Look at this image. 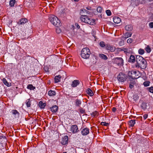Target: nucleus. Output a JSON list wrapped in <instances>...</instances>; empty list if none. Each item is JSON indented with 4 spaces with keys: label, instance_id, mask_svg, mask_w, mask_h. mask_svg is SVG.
Masks as SVG:
<instances>
[{
    "label": "nucleus",
    "instance_id": "f257e3e1",
    "mask_svg": "<svg viewBox=\"0 0 153 153\" xmlns=\"http://www.w3.org/2000/svg\"><path fill=\"white\" fill-rule=\"evenodd\" d=\"M137 67H140L142 69H145L147 66L146 61L140 56H137L136 57Z\"/></svg>",
    "mask_w": 153,
    "mask_h": 153
},
{
    "label": "nucleus",
    "instance_id": "f03ea898",
    "mask_svg": "<svg viewBox=\"0 0 153 153\" xmlns=\"http://www.w3.org/2000/svg\"><path fill=\"white\" fill-rule=\"evenodd\" d=\"M49 19L52 24L56 27H58L61 26V24L60 21L57 17L55 16H50L49 17Z\"/></svg>",
    "mask_w": 153,
    "mask_h": 153
},
{
    "label": "nucleus",
    "instance_id": "7ed1b4c3",
    "mask_svg": "<svg viewBox=\"0 0 153 153\" xmlns=\"http://www.w3.org/2000/svg\"><path fill=\"white\" fill-rule=\"evenodd\" d=\"M90 50L88 48H85L82 49L81 53V56L84 59L89 58L90 55Z\"/></svg>",
    "mask_w": 153,
    "mask_h": 153
},
{
    "label": "nucleus",
    "instance_id": "20e7f679",
    "mask_svg": "<svg viewBox=\"0 0 153 153\" xmlns=\"http://www.w3.org/2000/svg\"><path fill=\"white\" fill-rule=\"evenodd\" d=\"M128 75L132 79H136L138 78L140 76V72L138 71H129L128 73Z\"/></svg>",
    "mask_w": 153,
    "mask_h": 153
},
{
    "label": "nucleus",
    "instance_id": "39448f33",
    "mask_svg": "<svg viewBox=\"0 0 153 153\" xmlns=\"http://www.w3.org/2000/svg\"><path fill=\"white\" fill-rule=\"evenodd\" d=\"M80 19L83 22L91 25H93L95 22L94 20L89 18L88 16H81Z\"/></svg>",
    "mask_w": 153,
    "mask_h": 153
},
{
    "label": "nucleus",
    "instance_id": "423d86ee",
    "mask_svg": "<svg viewBox=\"0 0 153 153\" xmlns=\"http://www.w3.org/2000/svg\"><path fill=\"white\" fill-rule=\"evenodd\" d=\"M126 75L122 73H120L118 76L117 79L120 82H123L126 80Z\"/></svg>",
    "mask_w": 153,
    "mask_h": 153
},
{
    "label": "nucleus",
    "instance_id": "0eeeda50",
    "mask_svg": "<svg viewBox=\"0 0 153 153\" xmlns=\"http://www.w3.org/2000/svg\"><path fill=\"white\" fill-rule=\"evenodd\" d=\"M114 62L115 63L119 65H123V59L120 57H117L115 59Z\"/></svg>",
    "mask_w": 153,
    "mask_h": 153
},
{
    "label": "nucleus",
    "instance_id": "6e6552de",
    "mask_svg": "<svg viewBox=\"0 0 153 153\" xmlns=\"http://www.w3.org/2000/svg\"><path fill=\"white\" fill-rule=\"evenodd\" d=\"M122 51H123L125 53L127 54L130 53L132 52V49L130 47H128L126 48L123 47L121 48Z\"/></svg>",
    "mask_w": 153,
    "mask_h": 153
},
{
    "label": "nucleus",
    "instance_id": "1a4fd4ad",
    "mask_svg": "<svg viewBox=\"0 0 153 153\" xmlns=\"http://www.w3.org/2000/svg\"><path fill=\"white\" fill-rule=\"evenodd\" d=\"M79 13L81 16H88V15L90 14V12L83 9L80 10Z\"/></svg>",
    "mask_w": 153,
    "mask_h": 153
},
{
    "label": "nucleus",
    "instance_id": "9d476101",
    "mask_svg": "<svg viewBox=\"0 0 153 153\" xmlns=\"http://www.w3.org/2000/svg\"><path fill=\"white\" fill-rule=\"evenodd\" d=\"M70 131L73 133H77L79 130L77 125H72L71 127Z\"/></svg>",
    "mask_w": 153,
    "mask_h": 153
},
{
    "label": "nucleus",
    "instance_id": "9b49d317",
    "mask_svg": "<svg viewBox=\"0 0 153 153\" xmlns=\"http://www.w3.org/2000/svg\"><path fill=\"white\" fill-rule=\"evenodd\" d=\"M68 137L65 135L62 138L61 142L63 145H65L68 143Z\"/></svg>",
    "mask_w": 153,
    "mask_h": 153
},
{
    "label": "nucleus",
    "instance_id": "f8f14e48",
    "mask_svg": "<svg viewBox=\"0 0 153 153\" xmlns=\"http://www.w3.org/2000/svg\"><path fill=\"white\" fill-rule=\"evenodd\" d=\"M89 132V129L87 128H83L81 131V134L83 135H86L88 134Z\"/></svg>",
    "mask_w": 153,
    "mask_h": 153
},
{
    "label": "nucleus",
    "instance_id": "ddd939ff",
    "mask_svg": "<svg viewBox=\"0 0 153 153\" xmlns=\"http://www.w3.org/2000/svg\"><path fill=\"white\" fill-rule=\"evenodd\" d=\"M105 47L107 50H109L111 52H114L115 49L114 47L108 45H106Z\"/></svg>",
    "mask_w": 153,
    "mask_h": 153
},
{
    "label": "nucleus",
    "instance_id": "4468645a",
    "mask_svg": "<svg viewBox=\"0 0 153 153\" xmlns=\"http://www.w3.org/2000/svg\"><path fill=\"white\" fill-rule=\"evenodd\" d=\"M82 103V100L78 99H77L75 101V105L77 107H80Z\"/></svg>",
    "mask_w": 153,
    "mask_h": 153
},
{
    "label": "nucleus",
    "instance_id": "2eb2a0df",
    "mask_svg": "<svg viewBox=\"0 0 153 153\" xmlns=\"http://www.w3.org/2000/svg\"><path fill=\"white\" fill-rule=\"evenodd\" d=\"M113 21L115 23L119 24L121 22V20L119 17L116 16L113 18Z\"/></svg>",
    "mask_w": 153,
    "mask_h": 153
},
{
    "label": "nucleus",
    "instance_id": "dca6fc26",
    "mask_svg": "<svg viewBox=\"0 0 153 153\" xmlns=\"http://www.w3.org/2000/svg\"><path fill=\"white\" fill-rule=\"evenodd\" d=\"M11 113L16 117H18L19 116V112L16 110H13L11 111Z\"/></svg>",
    "mask_w": 153,
    "mask_h": 153
},
{
    "label": "nucleus",
    "instance_id": "f3484780",
    "mask_svg": "<svg viewBox=\"0 0 153 153\" xmlns=\"http://www.w3.org/2000/svg\"><path fill=\"white\" fill-rule=\"evenodd\" d=\"M51 111L53 112H56L58 109V107L56 105L52 106L51 108Z\"/></svg>",
    "mask_w": 153,
    "mask_h": 153
},
{
    "label": "nucleus",
    "instance_id": "a211bd4d",
    "mask_svg": "<svg viewBox=\"0 0 153 153\" xmlns=\"http://www.w3.org/2000/svg\"><path fill=\"white\" fill-rule=\"evenodd\" d=\"M125 29L128 31H130L132 30L133 27L131 25H127L125 26Z\"/></svg>",
    "mask_w": 153,
    "mask_h": 153
},
{
    "label": "nucleus",
    "instance_id": "6ab92c4d",
    "mask_svg": "<svg viewBox=\"0 0 153 153\" xmlns=\"http://www.w3.org/2000/svg\"><path fill=\"white\" fill-rule=\"evenodd\" d=\"M27 22V20L26 19H21L18 22L19 25H23Z\"/></svg>",
    "mask_w": 153,
    "mask_h": 153
},
{
    "label": "nucleus",
    "instance_id": "aec40b11",
    "mask_svg": "<svg viewBox=\"0 0 153 153\" xmlns=\"http://www.w3.org/2000/svg\"><path fill=\"white\" fill-rule=\"evenodd\" d=\"M61 77V76L60 75L55 76L54 78L55 82L58 83L60 82Z\"/></svg>",
    "mask_w": 153,
    "mask_h": 153
},
{
    "label": "nucleus",
    "instance_id": "412c9836",
    "mask_svg": "<svg viewBox=\"0 0 153 153\" xmlns=\"http://www.w3.org/2000/svg\"><path fill=\"white\" fill-rule=\"evenodd\" d=\"M79 84V81L77 80H75L72 82V84H71V86L73 87H76Z\"/></svg>",
    "mask_w": 153,
    "mask_h": 153
},
{
    "label": "nucleus",
    "instance_id": "4be33fe9",
    "mask_svg": "<svg viewBox=\"0 0 153 153\" xmlns=\"http://www.w3.org/2000/svg\"><path fill=\"white\" fill-rule=\"evenodd\" d=\"M132 34V33L131 32L126 33L123 36V39H126L128 37H130L131 36Z\"/></svg>",
    "mask_w": 153,
    "mask_h": 153
},
{
    "label": "nucleus",
    "instance_id": "5701e85b",
    "mask_svg": "<svg viewBox=\"0 0 153 153\" xmlns=\"http://www.w3.org/2000/svg\"><path fill=\"white\" fill-rule=\"evenodd\" d=\"M39 105L41 108H43L45 106L46 104L45 103H43L42 101H40L39 102Z\"/></svg>",
    "mask_w": 153,
    "mask_h": 153
},
{
    "label": "nucleus",
    "instance_id": "b1692460",
    "mask_svg": "<svg viewBox=\"0 0 153 153\" xmlns=\"http://www.w3.org/2000/svg\"><path fill=\"white\" fill-rule=\"evenodd\" d=\"M99 57L102 59L106 60L108 59L107 56L103 54H100L99 55Z\"/></svg>",
    "mask_w": 153,
    "mask_h": 153
},
{
    "label": "nucleus",
    "instance_id": "393cba45",
    "mask_svg": "<svg viewBox=\"0 0 153 153\" xmlns=\"http://www.w3.org/2000/svg\"><path fill=\"white\" fill-rule=\"evenodd\" d=\"M48 94L50 96H53L56 94V92L53 91L51 90L48 92Z\"/></svg>",
    "mask_w": 153,
    "mask_h": 153
},
{
    "label": "nucleus",
    "instance_id": "a878e982",
    "mask_svg": "<svg viewBox=\"0 0 153 153\" xmlns=\"http://www.w3.org/2000/svg\"><path fill=\"white\" fill-rule=\"evenodd\" d=\"M135 123V120H131L129 121L128 122L129 125L131 127L133 126Z\"/></svg>",
    "mask_w": 153,
    "mask_h": 153
},
{
    "label": "nucleus",
    "instance_id": "bb28decb",
    "mask_svg": "<svg viewBox=\"0 0 153 153\" xmlns=\"http://www.w3.org/2000/svg\"><path fill=\"white\" fill-rule=\"evenodd\" d=\"M135 61V58L134 56L131 55L130 57L129 62H134Z\"/></svg>",
    "mask_w": 153,
    "mask_h": 153
},
{
    "label": "nucleus",
    "instance_id": "cd10ccee",
    "mask_svg": "<svg viewBox=\"0 0 153 153\" xmlns=\"http://www.w3.org/2000/svg\"><path fill=\"white\" fill-rule=\"evenodd\" d=\"M87 93L90 96H92L94 94L92 91L90 89L88 88L86 91Z\"/></svg>",
    "mask_w": 153,
    "mask_h": 153
},
{
    "label": "nucleus",
    "instance_id": "c85d7f7f",
    "mask_svg": "<svg viewBox=\"0 0 153 153\" xmlns=\"http://www.w3.org/2000/svg\"><path fill=\"white\" fill-rule=\"evenodd\" d=\"M141 106L142 109L145 110L146 108V104L145 102H143L142 103Z\"/></svg>",
    "mask_w": 153,
    "mask_h": 153
},
{
    "label": "nucleus",
    "instance_id": "c756f323",
    "mask_svg": "<svg viewBox=\"0 0 153 153\" xmlns=\"http://www.w3.org/2000/svg\"><path fill=\"white\" fill-rule=\"evenodd\" d=\"M27 88L30 90H33L36 88L35 87L33 86L32 85L30 84L27 85Z\"/></svg>",
    "mask_w": 153,
    "mask_h": 153
},
{
    "label": "nucleus",
    "instance_id": "7c9ffc66",
    "mask_svg": "<svg viewBox=\"0 0 153 153\" xmlns=\"http://www.w3.org/2000/svg\"><path fill=\"white\" fill-rule=\"evenodd\" d=\"M16 3L15 0H11L10 1V5L11 7H13L14 4Z\"/></svg>",
    "mask_w": 153,
    "mask_h": 153
},
{
    "label": "nucleus",
    "instance_id": "2f4dec72",
    "mask_svg": "<svg viewBox=\"0 0 153 153\" xmlns=\"http://www.w3.org/2000/svg\"><path fill=\"white\" fill-rule=\"evenodd\" d=\"M2 81L4 85L7 86H9V83L5 78H4L2 79Z\"/></svg>",
    "mask_w": 153,
    "mask_h": 153
},
{
    "label": "nucleus",
    "instance_id": "473e14b6",
    "mask_svg": "<svg viewBox=\"0 0 153 153\" xmlns=\"http://www.w3.org/2000/svg\"><path fill=\"white\" fill-rule=\"evenodd\" d=\"M91 116L92 117H94L95 116L97 115L98 113L97 111H94L91 114Z\"/></svg>",
    "mask_w": 153,
    "mask_h": 153
},
{
    "label": "nucleus",
    "instance_id": "72a5a7b5",
    "mask_svg": "<svg viewBox=\"0 0 153 153\" xmlns=\"http://www.w3.org/2000/svg\"><path fill=\"white\" fill-rule=\"evenodd\" d=\"M138 53L140 55H142L144 53V51L142 49H140L138 50Z\"/></svg>",
    "mask_w": 153,
    "mask_h": 153
},
{
    "label": "nucleus",
    "instance_id": "f704fd0d",
    "mask_svg": "<svg viewBox=\"0 0 153 153\" xmlns=\"http://www.w3.org/2000/svg\"><path fill=\"white\" fill-rule=\"evenodd\" d=\"M26 104L27 107H30V106L31 103L30 102L29 100L28 99L26 101Z\"/></svg>",
    "mask_w": 153,
    "mask_h": 153
},
{
    "label": "nucleus",
    "instance_id": "c9c22d12",
    "mask_svg": "<svg viewBox=\"0 0 153 153\" xmlns=\"http://www.w3.org/2000/svg\"><path fill=\"white\" fill-rule=\"evenodd\" d=\"M100 45L102 47H104L105 46V43L103 41H101L100 43Z\"/></svg>",
    "mask_w": 153,
    "mask_h": 153
},
{
    "label": "nucleus",
    "instance_id": "e433bc0d",
    "mask_svg": "<svg viewBox=\"0 0 153 153\" xmlns=\"http://www.w3.org/2000/svg\"><path fill=\"white\" fill-rule=\"evenodd\" d=\"M102 8L100 7H98L97 8V11L98 12L102 13Z\"/></svg>",
    "mask_w": 153,
    "mask_h": 153
},
{
    "label": "nucleus",
    "instance_id": "4c0bfd02",
    "mask_svg": "<svg viewBox=\"0 0 153 153\" xmlns=\"http://www.w3.org/2000/svg\"><path fill=\"white\" fill-rule=\"evenodd\" d=\"M140 3L141 4H144L146 2L149 1L148 0H139Z\"/></svg>",
    "mask_w": 153,
    "mask_h": 153
},
{
    "label": "nucleus",
    "instance_id": "58836bf2",
    "mask_svg": "<svg viewBox=\"0 0 153 153\" xmlns=\"http://www.w3.org/2000/svg\"><path fill=\"white\" fill-rule=\"evenodd\" d=\"M150 82L149 81H145L143 83V85L147 87L149 85Z\"/></svg>",
    "mask_w": 153,
    "mask_h": 153
},
{
    "label": "nucleus",
    "instance_id": "ea45409f",
    "mask_svg": "<svg viewBox=\"0 0 153 153\" xmlns=\"http://www.w3.org/2000/svg\"><path fill=\"white\" fill-rule=\"evenodd\" d=\"M106 14L108 16H110L111 15V12L110 11V10H107L106 11Z\"/></svg>",
    "mask_w": 153,
    "mask_h": 153
},
{
    "label": "nucleus",
    "instance_id": "a19ab883",
    "mask_svg": "<svg viewBox=\"0 0 153 153\" xmlns=\"http://www.w3.org/2000/svg\"><path fill=\"white\" fill-rule=\"evenodd\" d=\"M101 124L102 126H108L109 125V124L108 123L105 122H102L101 123Z\"/></svg>",
    "mask_w": 153,
    "mask_h": 153
},
{
    "label": "nucleus",
    "instance_id": "79ce46f5",
    "mask_svg": "<svg viewBox=\"0 0 153 153\" xmlns=\"http://www.w3.org/2000/svg\"><path fill=\"white\" fill-rule=\"evenodd\" d=\"M145 50L148 53H149L151 51V49L148 46L146 48Z\"/></svg>",
    "mask_w": 153,
    "mask_h": 153
},
{
    "label": "nucleus",
    "instance_id": "37998d69",
    "mask_svg": "<svg viewBox=\"0 0 153 153\" xmlns=\"http://www.w3.org/2000/svg\"><path fill=\"white\" fill-rule=\"evenodd\" d=\"M56 32L57 33H59L61 32V30L60 28L57 27L56 28Z\"/></svg>",
    "mask_w": 153,
    "mask_h": 153
},
{
    "label": "nucleus",
    "instance_id": "c03bdc74",
    "mask_svg": "<svg viewBox=\"0 0 153 153\" xmlns=\"http://www.w3.org/2000/svg\"><path fill=\"white\" fill-rule=\"evenodd\" d=\"M132 42V39H131L129 38L127 40V42L128 43H131Z\"/></svg>",
    "mask_w": 153,
    "mask_h": 153
},
{
    "label": "nucleus",
    "instance_id": "a18cd8bd",
    "mask_svg": "<svg viewBox=\"0 0 153 153\" xmlns=\"http://www.w3.org/2000/svg\"><path fill=\"white\" fill-rule=\"evenodd\" d=\"M149 91L152 93H153V87L152 86L149 88Z\"/></svg>",
    "mask_w": 153,
    "mask_h": 153
},
{
    "label": "nucleus",
    "instance_id": "49530a36",
    "mask_svg": "<svg viewBox=\"0 0 153 153\" xmlns=\"http://www.w3.org/2000/svg\"><path fill=\"white\" fill-rule=\"evenodd\" d=\"M149 26L150 28H153V22H151L149 23Z\"/></svg>",
    "mask_w": 153,
    "mask_h": 153
},
{
    "label": "nucleus",
    "instance_id": "de8ad7c7",
    "mask_svg": "<svg viewBox=\"0 0 153 153\" xmlns=\"http://www.w3.org/2000/svg\"><path fill=\"white\" fill-rule=\"evenodd\" d=\"M134 84L133 82H131L129 85V88L132 89L133 87Z\"/></svg>",
    "mask_w": 153,
    "mask_h": 153
},
{
    "label": "nucleus",
    "instance_id": "09e8293b",
    "mask_svg": "<svg viewBox=\"0 0 153 153\" xmlns=\"http://www.w3.org/2000/svg\"><path fill=\"white\" fill-rule=\"evenodd\" d=\"M148 117V115L147 114H145L143 115V117L144 119L146 120Z\"/></svg>",
    "mask_w": 153,
    "mask_h": 153
},
{
    "label": "nucleus",
    "instance_id": "8fccbe9b",
    "mask_svg": "<svg viewBox=\"0 0 153 153\" xmlns=\"http://www.w3.org/2000/svg\"><path fill=\"white\" fill-rule=\"evenodd\" d=\"M80 111L81 113H83L85 112V110L84 109H83L82 108L80 109Z\"/></svg>",
    "mask_w": 153,
    "mask_h": 153
},
{
    "label": "nucleus",
    "instance_id": "3c124183",
    "mask_svg": "<svg viewBox=\"0 0 153 153\" xmlns=\"http://www.w3.org/2000/svg\"><path fill=\"white\" fill-rule=\"evenodd\" d=\"M116 108L115 107H113L112 108V110L114 112H115L116 111Z\"/></svg>",
    "mask_w": 153,
    "mask_h": 153
},
{
    "label": "nucleus",
    "instance_id": "603ef678",
    "mask_svg": "<svg viewBox=\"0 0 153 153\" xmlns=\"http://www.w3.org/2000/svg\"><path fill=\"white\" fill-rule=\"evenodd\" d=\"M86 9L88 10H90L91 9V7H86Z\"/></svg>",
    "mask_w": 153,
    "mask_h": 153
},
{
    "label": "nucleus",
    "instance_id": "864d4df0",
    "mask_svg": "<svg viewBox=\"0 0 153 153\" xmlns=\"http://www.w3.org/2000/svg\"><path fill=\"white\" fill-rule=\"evenodd\" d=\"M75 25L76 26V27H77V28H79H79H80V26H79V25H78V24H75Z\"/></svg>",
    "mask_w": 153,
    "mask_h": 153
},
{
    "label": "nucleus",
    "instance_id": "5fc2aeb1",
    "mask_svg": "<svg viewBox=\"0 0 153 153\" xmlns=\"http://www.w3.org/2000/svg\"><path fill=\"white\" fill-rule=\"evenodd\" d=\"M95 31H93L92 32V34H94L93 35V36H94V37L95 36H94L95 34H95Z\"/></svg>",
    "mask_w": 153,
    "mask_h": 153
},
{
    "label": "nucleus",
    "instance_id": "6e6d98bb",
    "mask_svg": "<svg viewBox=\"0 0 153 153\" xmlns=\"http://www.w3.org/2000/svg\"><path fill=\"white\" fill-rule=\"evenodd\" d=\"M74 0V1H76H76H79V0Z\"/></svg>",
    "mask_w": 153,
    "mask_h": 153
},
{
    "label": "nucleus",
    "instance_id": "4d7b16f0",
    "mask_svg": "<svg viewBox=\"0 0 153 153\" xmlns=\"http://www.w3.org/2000/svg\"><path fill=\"white\" fill-rule=\"evenodd\" d=\"M63 153H67L66 152H64Z\"/></svg>",
    "mask_w": 153,
    "mask_h": 153
},
{
    "label": "nucleus",
    "instance_id": "13d9d810",
    "mask_svg": "<svg viewBox=\"0 0 153 153\" xmlns=\"http://www.w3.org/2000/svg\"><path fill=\"white\" fill-rule=\"evenodd\" d=\"M31 5L32 6V7H33V6L32 5V4H31Z\"/></svg>",
    "mask_w": 153,
    "mask_h": 153
},
{
    "label": "nucleus",
    "instance_id": "bf43d9fd",
    "mask_svg": "<svg viewBox=\"0 0 153 153\" xmlns=\"http://www.w3.org/2000/svg\"><path fill=\"white\" fill-rule=\"evenodd\" d=\"M28 3V4H30V3Z\"/></svg>",
    "mask_w": 153,
    "mask_h": 153
},
{
    "label": "nucleus",
    "instance_id": "052dcab7",
    "mask_svg": "<svg viewBox=\"0 0 153 153\" xmlns=\"http://www.w3.org/2000/svg\"><path fill=\"white\" fill-rule=\"evenodd\" d=\"M137 98H136V99H135V100H137Z\"/></svg>",
    "mask_w": 153,
    "mask_h": 153
}]
</instances>
